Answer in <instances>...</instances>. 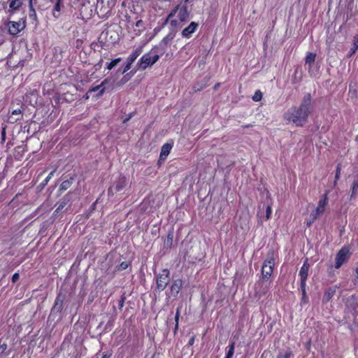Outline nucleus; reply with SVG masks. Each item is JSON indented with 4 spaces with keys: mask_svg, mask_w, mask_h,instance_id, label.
<instances>
[{
    "mask_svg": "<svg viewBox=\"0 0 358 358\" xmlns=\"http://www.w3.org/2000/svg\"><path fill=\"white\" fill-rule=\"evenodd\" d=\"M178 9V6L176 8V9H174L169 15H168V18H171L172 17L174 16V15L176 14L177 10Z\"/></svg>",
    "mask_w": 358,
    "mask_h": 358,
    "instance_id": "obj_42",
    "label": "nucleus"
},
{
    "mask_svg": "<svg viewBox=\"0 0 358 358\" xmlns=\"http://www.w3.org/2000/svg\"><path fill=\"white\" fill-rule=\"evenodd\" d=\"M262 98V93L261 91L257 90L255 92V94L252 96V100L255 101H259Z\"/></svg>",
    "mask_w": 358,
    "mask_h": 358,
    "instance_id": "obj_32",
    "label": "nucleus"
},
{
    "mask_svg": "<svg viewBox=\"0 0 358 358\" xmlns=\"http://www.w3.org/2000/svg\"><path fill=\"white\" fill-rule=\"evenodd\" d=\"M124 186V182H122V183H121V184H117L115 187V190L120 191L123 188Z\"/></svg>",
    "mask_w": 358,
    "mask_h": 358,
    "instance_id": "obj_41",
    "label": "nucleus"
},
{
    "mask_svg": "<svg viewBox=\"0 0 358 358\" xmlns=\"http://www.w3.org/2000/svg\"><path fill=\"white\" fill-rule=\"evenodd\" d=\"M182 286V282L180 279H177L173 281L171 286V294L176 296L178 295L179 292L180 291Z\"/></svg>",
    "mask_w": 358,
    "mask_h": 358,
    "instance_id": "obj_15",
    "label": "nucleus"
},
{
    "mask_svg": "<svg viewBox=\"0 0 358 358\" xmlns=\"http://www.w3.org/2000/svg\"><path fill=\"white\" fill-rule=\"evenodd\" d=\"M22 106L17 109H13L11 112V115L9 117L10 122L14 123L21 119H22Z\"/></svg>",
    "mask_w": 358,
    "mask_h": 358,
    "instance_id": "obj_14",
    "label": "nucleus"
},
{
    "mask_svg": "<svg viewBox=\"0 0 358 358\" xmlns=\"http://www.w3.org/2000/svg\"><path fill=\"white\" fill-rule=\"evenodd\" d=\"M316 220H313V216L311 215H310L309 216V220H307L306 222V224L308 227H310L312 225V224Z\"/></svg>",
    "mask_w": 358,
    "mask_h": 358,
    "instance_id": "obj_38",
    "label": "nucleus"
},
{
    "mask_svg": "<svg viewBox=\"0 0 358 358\" xmlns=\"http://www.w3.org/2000/svg\"><path fill=\"white\" fill-rule=\"evenodd\" d=\"M122 59L120 57L115 59L111 62L106 64V69L108 70H111L115 68L120 62Z\"/></svg>",
    "mask_w": 358,
    "mask_h": 358,
    "instance_id": "obj_23",
    "label": "nucleus"
},
{
    "mask_svg": "<svg viewBox=\"0 0 358 358\" xmlns=\"http://www.w3.org/2000/svg\"><path fill=\"white\" fill-rule=\"evenodd\" d=\"M357 189H358V180H355L352 183L351 198H353L356 196Z\"/></svg>",
    "mask_w": 358,
    "mask_h": 358,
    "instance_id": "obj_28",
    "label": "nucleus"
},
{
    "mask_svg": "<svg viewBox=\"0 0 358 358\" xmlns=\"http://www.w3.org/2000/svg\"><path fill=\"white\" fill-rule=\"evenodd\" d=\"M125 78H126V76H124L122 78V81L121 82V83L120 84V85H123L124 83H125V82L127 81V80H125Z\"/></svg>",
    "mask_w": 358,
    "mask_h": 358,
    "instance_id": "obj_52",
    "label": "nucleus"
},
{
    "mask_svg": "<svg viewBox=\"0 0 358 358\" xmlns=\"http://www.w3.org/2000/svg\"><path fill=\"white\" fill-rule=\"evenodd\" d=\"M310 265L308 262V259H306L303 264L302 265L300 271H299V276L301 278V284H303V286L306 285V280L308 275V271H309Z\"/></svg>",
    "mask_w": 358,
    "mask_h": 358,
    "instance_id": "obj_11",
    "label": "nucleus"
},
{
    "mask_svg": "<svg viewBox=\"0 0 358 358\" xmlns=\"http://www.w3.org/2000/svg\"><path fill=\"white\" fill-rule=\"evenodd\" d=\"M171 148H172V145L171 144H169V143L164 144L161 149L159 159L164 160L167 157V156L169 155Z\"/></svg>",
    "mask_w": 358,
    "mask_h": 358,
    "instance_id": "obj_17",
    "label": "nucleus"
},
{
    "mask_svg": "<svg viewBox=\"0 0 358 358\" xmlns=\"http://www.w3.org/2000/svg\"><path fill=\"white\" fill-rule=\"evenodd\" d=\"M334 293H335L334 289H333L331 288L328 289L324 294L323 301L326 303L328 302L329 301H330V299L333 297Z\"/></svg>",
    "mask_w": 358,
    "mask_h": 358,
    "instance_id": "obj_21",
    "label": "nucleus"
},
{
    "mask_svg": "<svg viewBox=\"0 0 358 358\" xmlns=\"http://www.w3.org/2000/svg\"><path fill=\"white\" fill-rule=\"evenodd\" d=\"M20 278V275L17 273H15L12 276V282H17Z\"/></svg>",
    "mask_w": 358,
    "mask_h": 358,
    "instance_id": "obj_39",
    "label": "nucleus"
},
{
    "mask_svg": "<svg viewBox=\"0 0 358 358\" xmlns=\"http://www.w3.org/2000/svg\"><path fill=\"white\" fill-rule=\"evenodd\" d=\"M65 296L61 294H59L55 299V305L53 307V310L57 311H62L63 308V303L64 301Z\"/></svg>",
    "mask_w": 358,
    "mask_h": 358,
    "instance_id": "obj_18",
    "label": "nucleus"
},
{
    "mask_svg": "<svg viewBox=\"0 0 358 358\" xmlns=\"http://www.w3.org/2000/svg\"><path fill=\"white\" fill-rule=\"evenodd\" d=\"M5 134H6L5 129H3V131H2V136H4Z\"/></svg>",
    "mask_w": 358,
    "mask_h": 358,
    "instance_id": "obj_54",
    "label": "nucleus"
},
{
    "mask_svg": "<svg viewBox=\"0 0 358 358\" xmlns=\"http://www.w3.org/2000/svg\"><path fill=\"white\" fill-rule=\"evenodd\" d=\"M180 310L179 308L177 309L176 310V315H175V322H176V327H175V331L178 329V321H179V317H180Z\"/></svg>",
    "mask_w": 358,
    "mask_h": 358,
    "instance_id": "obj_35",
    "label": "nucleus"
},
{
    "mask_svg": "<svg viewBox=\"0 0 358 358\" xmlns=\"http://www.w3.org/2000/svg\"><path fill=\"white\" fill-rule=\"evenodd\" d=\"M350 250L347 247L342 248L336 255L335 268H339L343 264L346 262L350 258Z\"/></svg>",
    "mask_w": 358,
    "mask_h": 358,
    "instance_id": "obj_6",
    "label": "nucleus"
},
{
    "mask_svg": "<svg viewBox=\"0 0 358 358\" xmlns=\"http://www.w3.org/2000/svg\"><path fill=\"white\" fill-rule=\"evenodd\" d=\"M159 57L158 55H155L153 56L150 55V59H151V61L153 64H155L159 60Z\"/></svg>",
    "mask_w": 358,
    "mask_h": 358,
    "instance_id": "obj_37",
    "label": "nucleus"
},
{
    "mask_svg": "<svg viewBox=\"0 0 358 358\" xmlns=\"http://www.w3.org/2000/svg\"><path fill=\"white\" fill-rule=\"evenodd\" d=\"M314 110V103L310 93L306 94L299 107L290 108L284 115L286 120L292 122L296 127H303L307 123L309 115Z\"/></svg>",
    "mask_w": 358,
    "mask_h": 358,
    "instance_id": "obj_1",
    "label": "nucleus"
},
{
    "mask_svg": "<svg viewBox=\"0 0 358 358\" xmlns=\"http://www.w3.org/2000/svg\"><path fill=\"white\" fill-rule=\"evenodd\" d=\"M356 272V277L354 279V284L356 285L357 283H358V268L356 269L355 271Z\"/></svg>",
    "mask_w": 358,
    "mask_h": 358,
    "instance_id": "obj_46",
    "label": "nucleus"
},
{
    "mask_svg": "<svg viewBox=\"0 0 358 358\" xmlns=\"http://www.w3.org/2000/svg\"><path fill=\"white\" fill-rule=\"evenodd\" d=\"M137 65L138 69L141 70H145L147 67L153 65L150 59V53L143 55L138 62Z\"/></svg>",
    "mask_w": 358,
    "mask_h": 358,
    "instance_id": "obj_10",
    "label": "nucleus"
},
{
    "mask_svg": "<svg viewBox=\"0 0 358 358\" xmlns=\"http://www.w3.org/2000/svg\"><path fill=\"white\" fill-rule=\"evenodd\" d=\"M194 342V338H192L189 341V345H193Z\"/></svg>",
    "mask_w": 358,
    "mask_h": 358,
    "instance_id": "obj_51",
    "label": "nucleus"
},
{
    "mask_svg": "<svg viewBox=\"0 0 358 358\" xmlns=\"http://www.w3.org/2000/svg\"><path fill=\"white\" fill-rule=\"evenodd\" d=\"M198 23L195 22H192L188 27L185 28L182 31V36L184 38H189L191 37L192 34L198 28Z\"/></svg>",
    "mask_w": 358,
    "mask_h": 358,
    "instance_id": "obj_12",
    "label": "nucleus"
},
{
    "mask_svg": "<svg viewBox=\"0 0 358 358\" xmlns=\"http://www.w3.org/2000/svg\"><path fill=\"white\" fill-rule=\"evenodd\" d=\"M353 47L355 49H358V34L354 37Z\"/></svg>",
    "mask_w": 358,
    "mask_h": 358,
    "instance_id": "obj_36",
    "label": "nucleus"
},
{
    "mask_svg": "<svg viewBox=\"0 0 358 358\" xmlns=\"http://www.w3.org/2000/svg\"><path fill=\"white\" fill-rule=\"evenodd\" d=\"M352 309H353V310H355V309H356V307H357V303H356L355 301H352Z\"/></svg>",
    "mask_w": 358,
    "mask_h": 358,
    "instance_id": "obj_50",
    "label": "nucleus"
},
{
    "mask_svg": "<svg viewBox=\"0 0 358 358\" xmlns=\"http://www.w3.org/2000/svg\"><path fill=\"white\" fill-rule=\"evenodd\" d=\"M357 49H355V48L352 46V47L350 48V51H349V52H348V56H349V57L352 56V55L356 52V51H357Z\"/></svg>",
    "mask_w": 358,
    "mask_h": 358,
    "instance_id": "obj_40",
    "label": "nucleus"
},
{
    "mask_svg": "<svg viewBox=\"0 0 358 358\" xmlns=\"http://www.w3.org/2000/svg\"><path fill=\"white\" fill-rule=\"evenodd\" d=\"M111 80H112V79L110 78H107L104 79L100 85L92 87V89H90L88 91V92L99 91V94L97 96H102L103 94V93L105 92V90L107 88H108V87L113 88V82H112Z\"/></svg>",
    "mask_w": 358,
    "mask_h": 358,
    "instance_id": "obj_8",
    "label": "nucleus"
},
{
    "mask_svg": "<svg viewBox=\"0 0 358 358\" xmlns=\"http://www.w3.org/2000/svg\"><path fill=\"white\" fill-rule=\"evenodd\" d=\"M178 9V6L176 8V9H174L169 15H168V18H171L172 17L174 16V15L176 14L177 10Z\"/></svg>",
    "mask_w": 358,
    "mask_h": 358,
    "instance_id": "obj_43",
    "label": "nucleus"
},
{
    "mask_svg": "<svg viewBox=\"0 0 358 358\" xmlns=\"http://www.w3.org/2000/svg\"><path fill=\"white\" fill-rule=\"evenodd\" d=\"M29 17L31 20V22L37 26L38 24V20L36 15V12L34 8L33 3H29Z\"/></svg>",
    "mask_w": 358,
    "mask_h": 358,
    "instance_id": "obj_16",
    "label": "nucleus"
},
{
    "mask_svg": "<svg viewBox=\"0 0 358 358\" xmlns=\"http://www.w3.org/2000/svg\"><path fill=\"white\" fill-rule=\"evenodd\" d=\"M341 171V164H338L336 166V170L335 180L334 182V186L336 185L337 181L340 178Z\"/></svg>",
    "mask_w": 358,
    "mask_h": 358,
    "instance_id": "obj_26",
    "label": "nucleus"
},
{
    "mask_svg": "<svg viewBox=\"0 0 358 358\" xmlns=\"http://www.w3.org/2000/svg\"><path fill=\"white\" fill-rule=\"evenodd\" d=\"M175 37L174 33H169L165 38H163L162 43H164L165 44H168L170 41H171Z\"/></svg>",
    "mask_w": 358,
    "mask_h": 358,
    "instance_id": "obj_29",
    "label": "nucleus"
},
{
    "mask_svg": "<svg viewBox=\"0 0 358 358\" xmlns=\"http://www.w3.org/2000/svg\"><path fill=\"white\" fill-rule=\"evenodd\" d=\"M74 194L72 192L67 193L58 203L57 209L54 212L56 215L59 212L66 210L68 207L71 206Z\"/></svg>",
    "mask_w": 358,
    "mask_h": 358,
    "instance_id": "obj_7",
    "label": "nucleus"
},
{
    "mask_svg": "<svg viewBox=\"0 0 358 358\" xmlns=\"http://www.w3.org/2000/svg\"><path fill=\"white\" fill-rule=\"evenodd\" d=\"M316 57V55L312 52L308 53V55L306 57V64H308L309 66V69H310L313 66V64L315 62Z\"/></svg>",
    "mask_w": 358,
    "mask_h": 358,
    "instance_id": "obj_20",
    "label": "nucleus"
},
{
    "mask_svg": "<svg viewBox=\"0 0 358 358\" xmlns=\"http://www.w3.org/2000/svg\"><path fill=\"white\" fill-rule=\"evenodd\" d=\"M276 254L273 250L268 252L266 259L264 261L262 266L261 277L259 280L255 283V287L257 292L264 294L266 292L268 285H265L264 287H259L260 285L266 283L271 278L275 266Z\"/></svg>",
    "mask_w": 358,
    "mask_h": 358,
    "instance_id": "obj_2",
    "label": "nucleus"
},
{
    "mask_svg": "<svg viewBox=\"0 0 358 358\" xmlns=\"http://www.w3.org/2000/svg\"><path fill=\"white\" fill-rule=\"evenodd\" d=\"M292 352L291 351H287L285 353H280L277 358H290L291 356H292Z\"/></svg>",
    "mask_w": 358,
    "mask_h": 358,
    "instance_id": "obj_34",
    "label": "nucleus"
},
{
    "mask_svg": "<svg viewBox=\"0 0 358 358\" xmlns=\"http://www.w3.org/2000/svg\"><path fill=\"white\" fill-rule=\"evenodd\" d=\"M234 348H235V343L232 342L229 346V350L227 353V355L231 357L234 353Z\"/></svg>",
    "mask_w": 358,
    "mask_h": 358,
    "instance_id": "obj_33",
    "label": "nucleus"
},
{
    "mask_svg": "<svg viewBox=\"0 0 358 358\" xmlns=\"http://www.w3.org/2000/svg\"><path fill=\"white\" fill-rule=\"evenodd\" d=\"M271 213H272V210H271V206H267L266 210L265 217H261L260 218L261 221L262 222H264V221L268 220L270 218V217H271Z\"/></svg>",
    "mask_w": 358,
    "mask_h": 358,
    "instance_id": "obj_25",
    "label": "nucleus"
},
{
    "mask_svg": "<svg viewBox=\"0 0 358 358\" xmlns=\"http://www.w3.org/2000/svg\"><path fill=\"white\" fill-rule=\"evenodd\" d=\"M101 358H109V356L104 355Z\"/></svg>",
    "mask_w": 358,
    "mask_h": 358,
    "instance_id": "obj_53",
    "label": "nucleus"
},
{
    "mask_svg": "<svg viewBox=\"0 0 358 358\" xmlns=\"http://www.w3.org/2000/svg\"><path fill=\"white\" fill-rule=\"evenodd\" d=\"M170 282V271L163 269L157 276L156 284L159 291H163Z\"/></svg>",
    "mask_w": 358,
    "mask_h": 358,
    "instance_id": "obj_3",
    "label": "nucleus"
},
{
    "mask_svg": "<svg viewBox=\"0 0 358 358\" xmlns=\"http://www.w3.org/2000/svg\"><path fill=\"white\" fill-rule=\"evenodd\" d=\"M171 26H173V27H176V26L182 27V25L178 24V21H177V20H171Z\"/></svg>",
    "mask_w": 358,
    "mask_h": 358,
    "instance_id": "obj_45",
    "label": "nucleus"
},
{
    "mask_svg": "<svg viewBox=\"0 0 358 358\" xmlns=\"http://www.w3.org/2000/svg\"><path fill=\"white\" fill-rule=\"evenodd\" d=\"M306 285H304L303 286V284H301V292H302V294H303V298L306 296Z\"/></svg>",
    "mask_w": 358,
    "mask_h": 358,
    "instance_id": "obj_44",
    "label": "nucleus"
},
{
    "mask_svg": "<svg viewBox=\"0 0 358 358\" xmlns=\"http://www.w3.org/2000/svg\"><path fill=\"white\" fill-rule=\"evenodd\" d=\"M24 0H8L9 3V10L10 14H13L15 12L18 10L22 6Z\"/></svg>",
    "mask_w": 358,
    "mask_h": 358,
    "instance_id": "obj_13",
    "label": "nucleus"
},
{
    "mask_svg": "<svg viewBox=\"0 0 358 358\" xmlns=\"http://www.w3.org/2000/svg\"><path fill=\"white\" fill-rule=\"evenodd\" d=\"M131 117H132V114H131V113H130V114L129 115V117H127L126 119H124V120H123V122H124V123L127 122L128 120H129L131 119Z\"/></svg>",
    "mask_w": 358,
    "mask_h": 358,
    "instance_id": "obj_49",
    "label": "nucleus"
},
{
    "mask_svg": "<svg viewBox=\"0 0 358 358\" xmlns=\"http://www.w3.org/2000/svg\"><path fill=\"white\" fill-rule=\"evenodd\" d=\"M173 234L172 232H169L167 235V238L164 241V245L167 248H171L173 245Z\"/></svg>",
    "mask_w": 358,
    "mask_h": 358,
    "instance_id": "obj_22",
    "label": "nucleus"
},
{
    "mask_svg": "<svg viewBox=\"0 0 358 358\" xmlns=\"http://www.w3.org/2000/svg\"><path fill=\"white\" fill-rule=\"evenodd\" d=\"M55 172V170L52 171V172H50L48 176L45 178V179L43 180V182L41 184V185L43 187H45L48 183V182L50 181V180L52 178V176H54V173Z\"/></svg>",
    "mask_w": 358,
    "mask_h": 358,
    "instance_id": "obj_30",
    "label": "nucleus"
},
{
    "mask_svg": "<svg viewBox=\"0 0 358 358\" xmlns=\"http://www.w3.org/2000/svg\"><path fill=\"white\" fill-rule=\"evenodd\" d=\"M189 17V13L186 6H182L180 8L178 13V17L180 22H185L187 21Z\"/></svg>",
    "mask_w": 358,
    "mask_h": 358,
    "instance_id": "obj_19",
    "label": "nucleus"
},
{
    "mask_svg": "<svg viewBox=\"0 0 358 358\" xmlns=\"http://www.w3.org/2000/svg\"><path fill=\"white\" fill-rule=\"evenodd\" d=\"M142 22H143V21L141 20H138L136 22V24H135L136 27H139L141 25Z\"/></svg>",
    "mask_w": 358,
    "mask_h": 358,
    "instance_id": "obj_48",
    "label": "nucleus"
},
{
    "mask_svg": "<svg viewBox=\"0 0 358 358\" xmlns=\"http://www.w3.org/2000/svg\"><path fill=\"white\" fill-rule=\"evenodd\" d=\"M328 192H326L322 198L320 199L317 206L314 211H313L310 215L313 216V220H317L318 217L322 216L324 211L325 208L328 203V198H327Z\"/></svg>",
    "mask_w": 358,
    "mask_h": 358,
    "instance_id": "obj_5",
    "label": "nucleus"
},
{
    "mask_svg": "<svg viewBox=\"0 0 358 358\" xmlns=\"http://www.w3.org/2000/svg\"><path fill=\"white\" fill-rule=\"evenodd\" d=\"M29 3H33V0H29Z\"/></svg>",
    "mask_w": 358,
    "mask_h": 358,
    "instance_id": "obj_56",
    "label": "nucleus"
},
{
    "mask_svg": "<svg viewBox=\"0 0 358 358\" xmlns=\"http://www.w3.org/2000/svg\"><path fill=\"white\" fill-rule=\"evenodd\" d=\"M62 0H56V3L53 9V15L55 17H58L59 15V12L61 10V2Z\"/></svg>",
    "mask_w": 358,
    "mask_h": 358,
    "instance_id": "obj_24",
    "label": "nucleus"
},
{
    "mask_svg": "<svg viewBox=\"0 0 358 358\" xmlns=\"http://www.w3.org/2000/svg\"><path fill=\"white\" fill-rule=\"evenodd\" d=\"M71 185V182L70 180H64L61 184L59 189L61 191L66 190L68 188L70 187Z\"/></svg>",
    "mask_w": 358,
    "mask_h": 358,
    "instance_id": "obj_27",
    "label": "nucleus"
},
{
    "mask_svg": "<svg viewBox=\"0 0 358 358\" xmlns=\"http://www.w3.org/2000/svg\"><path fill=\"white\" fill-rule=\"evenodd\" d=\"M225 358H231V357L226 355Z\"/></svg>",
    "mask_w": 358,
    "mask_h": 358,
    "instance_id": "obj_55",
    "label": "nucleus"
},
{
    "mask_svg": "<svg viewBox=\"0 0 358 358\" xmlns=\"http://www.w3.org/2000/svg\"><path fill=\"white\" fill-rule=\"evenodd\" d=\"M26 27V20L24 18H21L18 21H9L7 23L8 33L11 35L15 36L22 31Z\"/></svg>",
    "mask_w": 358,
    "mask_h": 358,
    "instance_id": "obj_4",
    "label": "nucleus"
},
{
    "mask_svg": "<svg viewBox=\"0 0 358 358\" xmlns=\"http://www.w3.org/2000/svg\"><path fill=\"white\" fill-rule=\"evenodd\" d=\"M71 358H76V357H71Z\"/></svg>",
    "mask_w": 358,
    "mask_h": 358,
    "instance_id": "obj_57",
    "label": "nucleus"
},
{
    "mask_svg": "<svg viewBox=\"0 0 358 358\" xmlns=\"http://www.w3.org/2000/svg\"><path fill=\"white\" fill-rule=\"evenodd\" d=\"M142 49L141 48H136L128 57L127 63L125 65L122 71H121L122 74L125 73L127 71L131 69V64L136 59V58L141 54Z\"/></svg>",
    "mask_w": 358,
    "mask_h": 358,
    "instance_id": "obj_9",
    "label": "nucleus"
},
{
    "mask_svg": "<svg viewBox=\"0 0 358 358\" xmlns=\"http://www.w3.org/2000/svg\"><path fill=\"white\" fill-rule=\"evenodd\" d=\"M0 348H1V351H2V352H3L4 350H6V348H7V345H6V344H3V345H1L0 346Z\"/></svg>",
    "mask_w": 358,
    "mask_h": 358,
    "instance_id": "obj_47",
    "label": "nucleus"
},
{
    "mask_svg": "<svg viewBox=\"0 0 358 358\" xmlns=\"http://www.w3.org/2000/svg\"><path fill=\"white\" fill-rule=\"evenodd\" d=\"M129 266V263L127 262H123L122 263L120 264V265H118L117 267H116V271H124L125 269H127Z\"/></svg>",
    "mask_w": 358,
    "mask_h": 358,
    "instance_id": "obj_31",
    "label": "nucleus"
}]
</instances>
